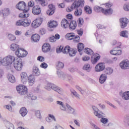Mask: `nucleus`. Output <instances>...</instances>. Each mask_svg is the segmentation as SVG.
Instances as JSON below:
<instances>
[{"instance_id":"09e8293b","label":"nucleus","mask_w":129,"mask_h":129,"mask_svg":"<svg viewBox=\"0 0 129 129\" xmlns=\"http://www.w3.org/2000/svg\"><path fill=\"white\" fill-rule=\"evenodd\" d=\"M71 49V48H70V46H67L64 48L63 50H62V52L63 53V54H66V53H69Z\"/></svg>"},{"instance_id":"393cba45","label":"nucleus","mask_w":129,"mask_h":129,"mask_svg":"<svg viewBox=\"0 0 129 129\" xmlns=\"http://www.w3.org/2000/svg\"><path fill=\"white\" fill-rule=\"evenodd\" d=\"M107 78V76L105 74L101 75L99 78V82L101 84H103L105 81H106V79Z\"/></svg>"},{"instance_id":"f8f14e48","label":"nucleus","mask_w":129,"mask_h":129,"mask_svg":"<svg viewBox=\"0 0 129 129\" xmlns=\"http://www.w3.org/2000/svg\"><path fill=\"white\" fill-rule=\"evenodd\" d=\"M104 69H105V66H104L103 63H98L95 68L96 72H101V71H103Z\"/></svg>"},{"instance_id":"49530a36","label":"nucleus","mask_w":129,"mask_h":129,"mask_svg":"<svg viewBox=\"0 0 129 129\" xmlns=\"http://www.w3.org/2000/svg\"><path fill=\"white\" fill-rule=\"evenodd\" d=\"M6 125V127L8 129H15V126H14V124L10 122H7Z\"/></svg>"},{"instance_id":"680f3d73","label":"nucleus","mask_w":129,"mask_h":129,"mask_svg":"<svg viewBox=\"0 0 129 129\" xmlns=\"http://www.w3.org/2000/svg\"><path fill=\"white\" fill-rule=\"evenodd\" d=\"M73 39L75 42H77V43H78V42H79V40H80V37H79V36L78 35H75V37H74Z\"/></svg>"},{"instance_id":"7c9ffc66","label":"nucleus","mask_w":129,"mask_h":129,"mask_svg":"<svg viewBox=\"0 0 129 129\" xmlns=\"http://www.w3.org/2000/svg\"><path fill=\"white\" fill-rule=\"evenodd\" d=\"M99 59H100V56L98 55L95 57V56L92 55L91 58V61L92 64H95V63H96Z\"/></svg>"},{"instance_id":"dca6fc26","label":"nucleus","mask_w":129,"mask_h":129,"mask_svg":"<svg viewBox=\"0 0 129 129\" xmlns=\"http://www.w3.org/2000/svg\"><path fill=\"white\" fill-rule=\"evenodd\" d=\"M120 23L121 28L123 29L125 28L126 26H127V24H128V19L126 18H121L120 19Z\"/></svg>"},{"instance_id":"a18cd8bd","label":"nucleus","mask_w":129,"mask_h":129,"mask_svg":"<svg viewBox=\"0 0 129 129\" xmlns=\"http://www.w3.org/2000/svg\"><path fill=\"white\" fill-rule=\"evenodd\" d=\"M36 2H39L42 7H46L48 3L45 0H35Z\"/></svg>"},{"instance_id":"c9c22d12","label":"nucleus","mask_w":129,"mask_h":129,"mask_svg":"<svg viewBox=\"0 0 129 129\" xmlns=\"http://www.w3.org/2000/svg\"><path fill=\"white\" fill-rule=\"evenodd\" d=\"M64 68V63L61 61H58L56 63V69L60 70Z\"/></svg>"},{"instance_id":"423d86ee","label":"nucleus","mask_w":129,"mask_h":129,"mask_svg":"<svg viewBox=\"0 0 129 129\" xmlns=\"http://www.w3.org/2000/svg\"><path fill=\"white\" fill-rule=\"evenodd\" d=\"M15 54L18 56L17 58H21L26 57V55H28V52L23 48H19L16 51Z\"/></svg>"},{"instance_id":"e433bc0d","label":"nucleus","mask_w":129,"mask_h":129,"mask_svg":"<svg viewBox=\"0 0 129 129\" xmlns=\"http://www.w3.org/2000/svg\"><path fill=\"white\" fill-rule=\"evenodd\" d=\"M49 27L50 28H56L58 26L57 22L55 21H50V23H48Z\"/></svg>"},{"instance_id":"a211bd4d","label":"nucleus","mask_w":129,"mask_h":129,"mask_svg":"<svg viewBox=\"0 0 129 129\" xmlns=\"http://www.w3.org/2000/svg\"><path fill=\"white\" fill-rule=\"evenodd\" d=\"M69 26L70 28V30L73 31L76 29V27H77V22L76 21H70L69 24Z\"/></svg>"},{"instance_id":"ddd939ff","label":"nucleus","mask_w":129,"mask_h":129,"mask_svg":"<svg viewBox=\"0 0 129 129\" xmlns=\"http://www.w3.org/2000/svg\"><path fill=\"white\" fill-rule=\"evenodd\" d=\"M26 7L27 5L24 2H20L16 5L17 9H18L19 11H28V10H26Z\"/></svg>"},{"instance_id":"2f4dec72","label":"nucleus","mask_w":129,"mask_h":129,"mask_svg":"<svg viewBox=\"0 0 129 129\" xmlns=\"http://www.w3.org/2000/svg\"><path fill=\"white\" fill-rule=\"evenodd\" d=\"M76 53H77V50L75 49L71 48L70 50V51H69V55L71 57H74V56H75V55H76Z\"/></svg>"},{"instance_id":"473e14b6","label":"nucleus","mask_w":129,"mask_h":129,"mask_svg":"<svg viewBox=\"0 0 129 129\" xmlns=\"http://www.w3.org/2000/svg\"><path fill=\"white\" fill-rule=\"evenodd\" d=\"M122 98L125 100H128L129 99V91L125 92L122 95Z\"/></svg>"},{"instance_id":"f704fd0d","label":"nucleus","mask_w":129,"mask_h":129,"mask_svg":"<svg viewBox=\"0 0 129 129\" xmlns=\"http://www.w3.org/2000/svg\"><path fill=\"white\" fill-rule=\"evenodd\" d=\"M83 70L87 71V72H90V71H91V67H90V64L88 63L85 64L83 67Z\"/></svg>"},{"instance_id":"aec40b11","label":"nucleus","mask_w":129,"mask_h":129,"mask_svg":"<svg viewBox=\"0 0 129 129\" xmlns=\"http://www.w3.org/2000/svg\"><path fill=\"white\" fill-rule=\"evenodd\" d=\"M30 9H28V10H24L23 11V13H22L20 14L19 17L21 18V19H23V18H29L30 17V14L29 13V11Z\"/></svg>"},{"instance_id":"f257e3e1","label":"nucleus","mask_w":129,"mask_h":129,"mask_svg":"<svg viewBox=\"0 0 129 129\" xmlns=\"http://www.w3.org/2000/svg\"><path fill=\"white\" fill-rule=\"evenodd\" d=\"M84 6V0H78L77 2H74L70 8L67 9V12L70 13L73 11V9H77L75 12V16L76 17H80L82 15V9L78 8L79 7H83Z\"/></svg>"},{"instance_id":"5fc2aeb1","label":"nucleus","mask_w":129,"mask_h":129,"mask_svg":"<svg viewBox=\"0 0 129 129\" xmlns=\"http://www.w3.org/2000/svg\"><path fill=\"white\" fill-rule=\"evenodd\" d=\"M68 79L69 81H72L73 78H72V76L70 75H65V80Z\"/></svg>"},{"instance_id":"a19ab883","label":"nucleus","mask_w":129,"mask_h":129,"mask_svg":"<svg viewBox=\"0 0 129 129\" xmlns=\"http://www.w3.org/2000/svg\"><path fill=\"white\" fill-rule=\"evenodd\" d=\"M66 36L68 40H73L75 37V34L74 33H68Z\"/></svg>"},{"instance_id":"ea45409f","label":"nucleus","mask_w":129,"mask_h":129,"mask_svg":"<svg viewBox=\"0 0 129 129\" xmlns=\"http://www.w3.org/2000/svg\"><path fill=\"white\" fill-rule=\"evenodd\" d=\"M3 14L4 17H7L10 15V9L9 8H5L3 10Z\"/></svg>"},{"instance_id":"5701e85b","label":"nucleus","mask_w":129,"mask_h":129,"mask_svg":"<svg viewBox=\"0 0 129 129\" xmlns=\"http://www.w3.org/2000/svg\"><path fill=\"white\" fill-rule=\"evenodd\" d=\"M66 106H67V109H66V111L67 113H73L74 112H75V110L74 108H73L69 104L66 103Z\"/></svg>"},{"instance_id":"20e7f679","label":"nucleus","mask_w":129,"mask_h":129,"mask_svg":"<svg viewBox=\"0 0 129 129\" xmlns=\"http://www.w3.org/2000/svg\"><path fill=\"white\" fill-rule=\"evenodd\" d=\"M14 67L17 71H21L23 69V60L20 57H15L14 60Z\"/></svg>"},{"instance_id":"0eeeda50","label":"nucleus","mask_w":129,"mask_h":129,"mask_svg":"<svg viewBox=\"0 0 129 129\" xmlns=\"http://www.w3.org/2000/svg\"><path fill=\"white\" fill-rule=\"evenodd\" d=\"M31 25V23L29 22L28 20H20L16 22V26H23V27H29Z\"/></svg>"},{"instance_id":"864d4df0","label":"nucleus","mask_w":129,"mask_h":129,"mask_svg":"<svg viewBox=\"0 0 129 129\" xmlns=\"http://www.w3.org/2000/svg\"><path fill=\"white\" fill-rule=\"evenodd\" d=\"M120 36H121V37H123L124 38H127V32L126 31H121Z\"/></svg>"},{"instance_id":"774afa93","label":"nucleus","mask_w":129,"mask_h":129,"mask_svg":"<svg viewBox=\"0 0 129 129\" xmlns=\"http://www.w3.org/2000/svg\"><path fill=\"white\" fill-rule=\"evenodd\" d=\"M124 11H126L127 12L129 11V4L127 5H125L123 7Z\"/></svg>"},{"instance_id":"72a5a7b5","label":"nucleus","mask_w":129,"mask_h":129,"mask_svg":"<svg viewBox=\"0 0 129 129\" xmlns=\"http://www.w3.org/2000/svg\"><path fill=\"white\" fill-rule=\"evenodd\" d=\"M19 48V45L17 44L13 43L11 45V49L12 51H17Z\"/></svg>"},{"instance_id":"8fccbe9b","label":"nucleus","mask_w":129,"mask_h":129,"mask_svg":"<svg viewBox=\"0 0 129 129\" xmlns=\"http://www.w3.org/2000/svg\"><path fill=\"white\" fill-rule=\"evenodd\" d=\"M67 106L66 104L63 103L59 107V109L61 110L62 111H66V109H67Z\"/></svg>"},{"instance_id":"58836bf2","label":"nucleus","mask_w":129,"mask_h":129,"mask_svg":"<svg viewBox=\"0 0 129 129\" xmlns=\"http://www.w3.org/2000/svg\"><path fill=\"white\" fill-rule=\"evenodd\" d=\"M70 91H71L72 94H73V95H74V96H75V97H76V98H78L79 99H80V95H79V94L77 93V92H76L75 90L71 89L70 90Z\"/></svg>"},{"instance_id":"603ef678","label":"nucleus","mask_w":129,"mask_h":129,"mask_svg":"<svg viewBox=\"0 0 129 129\" xmlns=\"http://www.w3.org/2000/svg\"><path fill=\"white\" fill-rule=\"evenodd\" d=\"M8 38L10 41H15L16 40V36L13 34H9Z\"/></svg>"},{"instance_id":"2eb2a0df","label":"nucleus","mask_w":129,"mask_h":129,"mask_svg":"<svg viewBox=\"0 0 129 129\" xmlns=\"http://www.w3.org/2000/svg\"><path fill=\"white\" fill-rule=\"evenodd\" d=\"M41 7L39 6H34L32 10V14L33 15H40L41 12Z\"/></svg>"},{"instance_id":"4be33fe9","label":"nucleus","mask_w":129,"mask_h":129,"mask_svg":"<svg viewBox=\"0 0 129 129\" xmlns=\"http://www.w3.org/2000/svg\"><path fill=\"white\" fill-rule=\"evenodd\" d=\"M32 74L35 76H39L41 73H40V70L39 68L36 66H33L32 70Z\"/></svg>"},{"instance_id":"6e6d98bb","label":"nucleus","mask_w":129,"mask_h":129,"mask_svg":"<svg viewBox=\"0 0 129 129\" xmlns=\"http://www.w3.org/2000/svg\"><path fill=\"white\" fill-rule=\"evenodd\" d=\"M21 77L22 80H25L26 78L27 77V73H22L21 74Z\"/></svg>"},{"instance_id":"6ab92c4d","label":"nucleus","mask_w":129,"mask_h":129,"mask_svg":"<svg viewBox=\"0 0 129 129\" xmlns=\"http://www.w3.org/2000/svg\"><path fill=\"white\" fill-rule=\"evenodd\" d=\"M28 81L29 85L32 86L35 83V81H36V78L35 77V76L34 75H30L28 77Z\"/></svg>"},{"instance_id":"9d476101","label":"nucleus","mask_w":129,"mask_h":129,"mask_svg":"<svg viewBox=\"0 0 129 129\" xmlns=\"http://www.w3.org/2000/svg\"><path fill=\"white\" fill-rule=\"evenodd\" d=\"M120 48L119 46L114 48L113 50L110 51V54H111V55H115V56L121 55V50L119 49Z\"/></svg>"},{"instance_id":"bb28decb","label":"nucleus","mask_w":129,"mask_h":129,"mask_svg":"<svg viewBox=\"0 0 129 129\" xmlns=\"http://www.w3.org/2000/svg\"><path fill=\"white\" fill-rule=\"evenodd\" d=\"M57 75L59 78H61V79H63V80H65V75L66 74H64L63 72L61 71L58 70L56 72Z\"/></svg>"},{"instance_id":"39448f33","label":"nucleus","mask_w":129,"mask_h":129,"mask_svg":"<svg viewBox=\"0 0 129 129\" xmlns=\"http://www.w3.org/2000/svg\"><path fill=\"white\" fill-rule=\"evenodd\" d=\"M16 90L18 93L22 95H25V94L28 93V88L24 85H19L16 87Z\"/></svg>"},{"instance_id":"de8ad7c7","label":"nucleus","mask_w":129,"mask_h":129,"mask_svg":"<svg viewBox=\"0 0 129 129\" xmlns=\"http://www.w3.org/2000/svg\"><path fill=\"white\" fill-rule=\"evenodd\" d=\"M84 49V44L80 43L78 44V50L79 52H81Z\"/></svg>"},{"instance_id":"c756f323","label":"nucleus","mask_w":129,"mask_h":129,"mask_svg":"<svg viewBox=\"0 0 129 129\" xmlns=\"http://www.w3.org/2000/svg\"><path fill=\"white\" fill-rule=\"evenodd\" d=\"M123 122L125 126H129V114L125 115L124 117Z\"/></svg>"},{"instance_id":"b1692460","label":"nucleus","mask_w":129,"mask_h":129,"mask_svg":"<svg viewBox=\"0 0 129 129\" xmlns=\"http://www.w3.org/2000/svg\"><path fill=\"white\" fill-rule=\"evenodd\" d=\"M113 13V10L111 8H109L107 9H103V14L106 16H108V15H112Z\"/></svg>"},{"instance_id":"338daca9","label":"nucleus","mask_w":129,"mask_h":129,"mask_svg":"<svg viewBox=\"0 0 129 129\" xmlns=\"http://www.w3.org/2000/svg\"><path fill=\"white\" fill-rule=\"evenodd\" d=\"M49 41L51 43H54V42H56V38H55V36H52V37H50L49 38Z\"/></svg>"},{"instance_id":"c03bdc74","label":"nucleus","mask_w":129,"mask_h":129,"mask_svg":"<svg viewBox=\"0 0 129 129\" xmlns=\"http://www.w3.org/2000/svg\"><path fill=\"white\" fill-rule=\"evenodd\" d=\"M84 9L86 14H88V15H90V14L92 13V10L89 6H85Z\"/></svg>"},{"instance_id":"a878e982","label":"nucleus","mask_w":129,"mask_h":129,"mask_svg":"<svg viewBox=\"0 0 129 129\" xmlns=\"http://www.w3.org/2000/svg\"><path fill=\"white\" fill-rule=\"evenodd\" d=\"M20 113L23 117L26 116L28 113V110L25 107H22L20 110Z\"/></svg>"},{"instance_id":"052dcab7","label":"nucleus","mask_w":129,"mask_h":129,"mask_svg":"<svg viewBox=\"0 0 129 129\" xmlns=\"http://www.w3.org/2000/svg\"><path fill=\"white\" fill-rule=\"evenodd\" d=\"M40 67L41 68H43L44 69H46V68H47L48 67V64L46 63L45 62H42L40 64Z\"/></svg>"},{"instance_id":"4468645a","label":"nucleus","mask_w":129,"mask_h":129,"mask_svg":"<svg viewBox=\"0 0 129 129\" xmlns=\"http://www.w3.org/2000/svg\"><path fill=\"white\" fill-rule=\"evenodd\" d=\"M55 13V6L52 4L48 5V9L46 12L47 15L49 16H52Z\"/></svg>"},{"instance_id":"0e129e2a","label":"nucleus","mask_w":129,"mask_h":129,"mask_svg":"<svg viewBox=\"0 0 129 129\" xmlns=\"http://www.w3.org/2000/svg\"><path fill=\"white\" fill-rule=\"evenodd\" d=\"M66 18L68 19V21H69V22H71V20L73 19L72 14H68L66 16Z\"/></svg>"},{"instance_id":"f03ea898","label":"nucleus","mask_w":129,"mask_h":129,"mask_svg":"<svg viewBox=\"0 0 129 129\" xmlns=\"http://www.w3.org/2000/svg\"><path fill=\"white\" fill-rule=\"evenodd\" d=\"M15 58L14 56H8L3 58L4 66H7L8 69H12V64Z\"/></svg>"},{"instance_id":"37998d69","label":"nucleus","mask_w":129,"mask_h":129,"mask_svg":"<svg viewBox=\"0 0 129 129\" xmlns=\"http://www.w3.org/2000/svg\"><path fill=\"white\" fill-rule=\"evenodd\" d=\"M84 51L88 55H93V51L89 48H85Z\"/></svg>"},{"instance_id":"13d9d810","label":"nucleus","mask_w":129,"mask_h":129,"mask_svg":"<svg viewBox=\"0 0 129 129\" xmlns=\"http://www.w3.org/2000/svg\"><path fill=\"white\" fill-rule=\"evenodd\" d=\"M35 115L38 118H41V111L40 110L36 111Z\"/></svg>"},{"instance_id":"e2e57ef3","label":"nucleus","mask_w":129,"mask_h":129,"mask_svg":"<svg viewBox=\"0 0 129 129\" xmlns=\"http://www.w3.org/2000/svg\"><path fill=\"white\" fill-rule=\"evenodd\" d=\"M76 88L79 90L81 92L82 94H84V90H82V89L79 87V86H76Z\"/></svg>"},{"instance_id":"cd10ccee","label":"nucleus","mask_w":129,"mask_h":129,"mask_svg":"<svg viewBox=\"0 0 129 129\" xmlns=\"http://www.w3.org/2000/svg\"><path fill=\"white\" fill-rule=\"evenodd\" d=\"M31 40L33 42H39L40 40V36L38 34H34L32 36Z\"/></svg>"},{"instance_id":"6e6552de","label":"nucleus","mask_w":129,"mask_h":129,"mask_svg":"<svg viewBox=\"0 0 129 129\" xmlns=\"http://www.w3.org/2000/svg\"><path fill=\"white\" fill-rule=\"evenodd\" d=\"M92 109L93 110H94V113L97 117H98L99 118H101L102 116H103V113L102 112L100 111L99 109H98V108L95 106H92Z\"/></svg>"},{"instance_id":"4c0bfd02","label":"nucleus","mask_w":129,"mask_h":129,"mask_svg":"<svg viewBox=\"0 0 129 129\" xmlns=\"http://www.w3.org/2000/svg\"><path fill=\"white\" fill-rule=\"evenodd\" d=\"M103 8L99 6H95L94 7V11H95V12H96V13H100V12H101L103 13Z\"/></svg>"},{"instance_id":"3c124183","label":"nucleus","mask_w":129,"mask_h":129,"mask_svg":"<svg viewBox=\"0 0 129 129\" xmlns=\"http://www.w3.org/2000/svg\"><path fill=\"white\" fill-rule=\"evenodd\" d=\"M28 96L32 100H36V99H37V96L33 95L32 93H29L28 95Z\"/></svg>"},{"instance_id":"bf43d9fd","label":"nucleus","mask_w":129,"mask_h":129,"mask_svg":"<svg viewBox=\"0 0 129 129\" xmlns=\"http://www.w3.org/2000/svg\"><path fill=\"white\" fill-rule=\"evenodd\" d=\"M5 74V71L4 69L0 68V79H2L3 77H4V75Z\"/></svg>"},{"instance_id":"412c9836","label":"nucleus","mask_w":129,"mask_h":129,"mask_svg":"<svg viewBox=\"0 0 129 129\" xmlns=\"http://www.w3.org/2000/svg\"><path fill=\"white\" fill-rule=\"evenodd\" d=\"M69 23L70 22L67 20V19H62L61 22V26L62 28L66 29V28H68V27H69Z\"/></svg>"},{"instance_id":"79ce46f5","label":"nucleus","mask_w":129,"mask_h":129,"mask_svg":"<svg viewBox=\"0 0 129 129\" xmlns=\"http://www.w3.org/2000/svg\"><path fill=\"white\" fill-rule=\"evenodd\" d=\"M113 72V70L110 68H107L105 71V74H107V75H110L112 74Z\"/></svg>"},{"instance_id":"f3484780","label":"nucleus","mask_w":129,"mask_h":129,"mask_svg":"<svg viewBox=\"0 0 129 129\" xmlns=\"http://www.w3.org/2000/svg\"><path fill=\"white\" fill-rule=\"evenodd\" d=\"M43 52L44 53H47V52H49L50 50H51V46L48 43H45L42 46V49Z\"/></svg>"},{"instance_id":"4d7b16f0","label":"nucleus","mask_w":129,"mask_h":129,"mask_svg":"<svg viewBox=\"0 0 129 129\" xmlns=\"http://www.w3.org/2000/svg\"><path fill=\"white\" fill-rule=\"evenodd\" d=\"M83 23H84L83 18H80L78 20V23L79 26H82V25H83Z\"/></svg>"},{"instance_id":"1a4fd4ad","label":"nucleus","mask_w":129,"mask_h":129,"mask_svg":"<svg viewBox=\"0 0 129 129\" xmlns=\"http://www.w3.org/2000/svg\"><path fill=\"white\" fill-rule=\"evenodd\" d=\"M42 22H43L42 18L36 19L35 20L32 22L31 26L33 28L36 29V28H38V27H39V26L41 25V24H42Z\"/></svg>"},{"instance_id":"69168bd1","label":"nucleus","mask_w":129,"mask_h":129,"mask_svg":"<svg viewBox=\"0 0 129 129\" xmlns=\"http://www.w3.org/2000/svg\"><path fill=\"white\" fill-rule=\"evenodd\" d=\"M101 122L104 124L107 123V122H108V119L106 118H102L101 119Z\"/></svg>"},{"instance_id":"7ed1b4c3","label":"nucleus","mask_w":129,"mask_h":129,"mask_svg":"<svg viewBox=\"0 0 129 129\" xmlns=\"http://www.w3.org/2000/svg\"><path fill=\"white\" fill-rule=\"evenodd\" d=\"M44 88L47 90H51V89H53L54 91H56L59 94H61L62 93V89L51 83H47L46 85L45 86Z\"/></svg>"},{"instance_id":"c85d7f7f","label":"nucleus","mask_w":129,"mask_h":129,"mask_svg":"<svg viewBox=\"0 0 129 129\" xmlns=\"http://www.w3.org/2000/svg\"><path fill=\"white\" fill-rule=\"evenodd\" d=\"M9 81L11 83H15L16 82V78L12 74H9L7 76Z\"/></svg>"},{"instance_id":"9b49d317","label":"nucleus","mask_w":129,"mask_h":129,"mask_svg":"<svg viewBox=\"0 0 129 129\" xmlns=\"http://www.w3.org/2000/svg\"><path fill=\"white\" fill-rule=\"evenodd\" d=\"M120 67L121 69L125 70L129 69V61L127 59L124 60L120 63Z\"/></svg>"}]
</instances>
